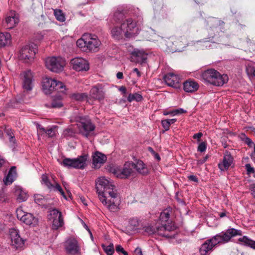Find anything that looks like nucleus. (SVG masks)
I'll use <instances>...</instances> for the list:
<instances>
[{
	"instance_id": "nucleus-1",
	"label": "nucleus",
	"mask_w": 255,
	"mask_h": 255,
	"mask_svg": "<svg viewBox=\"0 0 255 255\" xmlns=\"http://www.w3.org/2000/svg\"><path fill=\"white\" fill-rule=\"evenodd\" d=\"M96 188L102 204L111 212L118 211L120 199L112 180L105 177H99L96 181Z\"/></svg>"
},
{
	"instance_id": "nucleus-2",
	"label": "nucleus",
	"mask_w": 255,
	"mask_h": 255,
	"mask_svg": "<svg viewBox=\"0 0 255 255\" xmlns=\"http://www.w3.org/2000/svg\"><path fill=\"white\" fill-rule=\"evenodd\" d=\"M241 230L234 228H229L214 236L212 239L207 240L200 248L201 255H206L208 252L211 251L214 247L219 244H225L229 242L231 238L236 236L242 235Z\"/></svg>"
},
{
	"instance_id": "nucleus-3",
	"label": "nucleus",
	"mask_w": 255,
	"mask_h": 255,
	"mask_svg": "<svg viewBox=\"0 0 255 255\" xmlns=\"http://www.w3.org/2000/svg\"><path fill=\"white\" fill-rule=\"evenodd\" d=\"M202 78L205 82L218 87L223 86L229 81V77L227 74H221L214 69L205 71L202 74Z\"/></svg>"
},
{
	"instance_id": "nucleus-4",
	"label": "nucleus",
	"mask_w": 255,
	"mask_h": 255,
	"mask_svg": "<svg viewBox=\"0 0 255 255\" xmlns=\"http://www.w3.org/2000/svg\"><path fill=\"white\" fill-rule=\"evenodd\" d=\"M88 155L83 154L75 158H65L61 163L68 168L83 169L87 166Z\"/></svg>"
},
{
	"instance_id": "nucleus-5",
	"label": "nucleus",
	"mask_w": 255,
	"mask_h": 255,
	"mask_svg": "<svg viewBox=\"0 0 255 255\" xmlns=\"http://www.w3.org/2000/svg\"><path fill=\"white\" fill-rule=\"evenodd\" d=\"M42 88L46 94H49L54 91L64 93L66 90L63 83L50 78L43 79Z\"/></svg>"
},
{
	"instance_id": "nucleus-6",
	"label": "nucleus",
	"mask_w": 255,
	"mask_h": 255,
	"mask_svg": "<svg viewBox=\"0 0 255 255\" xmlns=\"http://www.w3.org/2000/svg\"><path fill=\"white\" fill-rule=\"evenodd\" d=\"M164 225V226H157L155 228L148 226L145 227V231L150 235L157 234L169 238H174L175 234H170L169 232L173 231L175 230V227L172 225L166 226V224Z\"/></svg>"
},
{
	"instance_id": "nucleus-7",
	"label": "nucleus",
	"mask_w": 255,
	"mask_h": 255,
	"mask_svg": "<svg viewBox=\"0 0 255 255\" xmlns=\"http://www.w3.org/2000/svg\"><path fill=\"white\" fill-rule=\"evenodd\" d=\"M16 213L17 218L25 225L35 227L38 224V219L32 214L24 212L22 207L18 208L16 210Z\"/></svg>"
},
{
	"instance_id": "nucleus-8",
	"label": "nucleus",
	"mask_w": 255,
	"mask_h": 255,
	"mask_svg": "<svg viewBox=\"0 0 255 255\" xmlns=\"http://www.w3.org/2000/svg\"><path fill=\"white\" fill-rule=\"evenodd\" d=\"M45 63L48 69L56 73L62 71L65 65L64 60L60 57H48L45 59Z\"/></svg>"
},
{
	"instance_id": "nucleus-9",
	"label": "nucleus",
	"mask_w": 255,
	"mask_h": 255,
	"mask_svg": "<svg viewBox=\"0 0 255 255\" xmlns=\"http://www.w3.org/2000/svg\"><path fill=\"white\" fill-rule=\"evenodd\" d=\"M121 26L125 31V36L127 38L133 37L138 33L136 23L131 18L123 21Z\"/></svg>"
},
{
	"instance_id": "nucleus-10",
	"label": "nucleus",
	"mask_w": 255,
	"mask_h": 255,
	"mask_svg": "<svg viewBox=\"0 0 255 255\" xmlns=\"http://www.w3.org/2000/svg\"><path fill=\"white\" fill-rule=\"evenodd\" d=\"M121 26L125 31V36L127 38L133 37L138 33L136 23L131 18L123 21Z\"/></svg>"
},
{
	"instance_id": "nucleus-11",
	"label": "nucleus",
	"mask_w": 255,
	"mask_h": 255,
	"mask_svg": "<svg viewBox=\"0 0 255 255\" xmlns=\"http://www.w3.org/2000/svg\"><path fill=\"white\" fill-rule=\"evenodd\" d=\"M78 126L80 133L86 137H88L91 132L94 131L95 128L91 120L87 118H80Z\"/></svg>"
},
{
	"instance_id": "nucleus-12",
	"label": "nucleus",
	"mask_w": 255,
	"mask_h": 255,
	"mask_svg": "<svg viewBox=\"0 0 255 255\" xmlns=\"http://www.w3.org/2000/svg\"><path fill=\"white\" fill-rule=\"evenodd\" d=\"M37 51L36 44H32L30 45H25L20 50L19 58L20 59L24 60L25 62H28L34 58Z\"/></svg>"
},
{
	"instance_id": "nucleus-13",
	"label": "nucleus",
	"mask_w": 255,
	"mask_h": 255,
	"mask_svg": "<svg viewBox=\"0 0 255 255\" xmlns=\"http://www.w3.org/2000/svg\"><path fill=\"white\" fill-rule=\"evenodd\" d=\"M134 163L132 162H127L125 163L123 168L121 169H114L113 173L116 177L126 179L128 178L132 172L133 166Z\"/></svg>"
},
{
	"instance_id": "nucleus-14",
	"label": "nucleus",
	"mask_w": 255,
	"mask_h": 255,
	"mask_svg": "<svg viewBox=\"0 0 255 255\" xmlns=\"http://www.w3.org/2000/svg\"><path fill=\"white\" fill-rule=\"evenodd\" d=\"M11 245L16 250H21L24 246V240L21 238L17 230L11 229L10 230Z\"/></svg>"
},
{
	"instance_id": "nucleus-15",
	"label": "nucleus",
	"mask_w": 255,
	"mask_h": 255,
	"mask_svg": "<svg viewBox=\"0 0 255 255\" xmlns=\"http://www.w3.org/2000/svg\"><path fill=\"white\" fill-rule=\"evenodd\" d=\"M72 68L76 71H87L89 69V64L87 60L81 57H76L71 60Z\"/></svg>"
},
{
	"instance_id": "nucleus-16",
	"label": "nucleus",
	"mask_w": 255,
	"mask_h": 255,
	"mask_svg": "<svg viewBox=\"0 0 255 255\" xmlns=\"http://www.w3.org/2000/svg\"><path fill=\"white\" fill-rule=\"evenodd\" d=\"M87 49L85 51L96 52L98 50L99 47L101 43L98 37L95 35L87 34Z\"/></svg>"
},
{
	"instance_id": "nucleus-17",
	"label": "nucleus",
	"mask_w": 255,
	"mask_h": 255,
	"mask_svg": "<svg viewBox=\"0 0 255 255\" xmlns=\"http://www.w3.org/2000/svg\"><path fill=\"white\" fill-rule=\"evenodd\" d=\"M20 76L22 80L23 88L26 91H31L33 87L31 72L29 70L24 71L20 74Z\"/></svg>"
},
{
	"instance_id": "nucleus-18",
	"label": "nucleus",
	"mask_w": 255,
	"mask_h": 255,
	"mask_svg": "<svg viewBox=\"0 0 255 255\" xmlns=\"http://www.w3.org/2000/svg\"><path fill=\"white\" fill-rule=\"evenodd\" d=\"M164 80L169 86L178 88L180 87V78L177 75L169 73L164 76Z\"/></svg>"
},
{
	"instance_id": "nucleus-19",
	"label": "nucleus",
	"mask_w": 255,
	"mask_h": 255,
	"mask_svg": "<svg viewBox=\"0 0 255 255\" xmlns=\"http://www.w3.org/2000/svg\"><path fill=\"white\" fill-rule=\"evenodd\" d=\"M130 61L132 62L142 63L147 59V54L142 50L134 49L131 53Z\"/></svg>"
},
{
	"instance_id": "nucleus-20",
	"label": "nucleus",
	"mask_w": 255,
	"mask_h": 255,
	"mask_svg": "<svg viewBox=\"0 0 255 255\" xmlns=\"http://www.w3.org/2000/svg\"><path fill=\"white\" fill-rule=\"evenodd\" d=\"M65 249L67 253L72 255H76L80 253V249L77 241L73 239L66 242Z\"/></svg>"
},
{
	"instance_id": "nucleus-21",
	"label": "nucleus",
	"mask_w": 255,
	"mask_h": 255,
	"mask_svg": "<svg viewBox=\"0 0 255 255\" xmlns=\"http://www.w3.org/2000/svg\"><path fill=\"white\" fill-rule=\"evenodd\" d=\"M90 97L96 100L100 101L104 98V92L101 85L93 87L90 91Z\"/></svg>"
},
{
	"instance_id": "nucleus-22",
	"label": "nucleus",
	"mask_w": 255,
	"mask_h": 255,
	"mask_svg": "<svg viewBox=\"0 0 255 255\" xmlns=\"http://www.w3.org/2000/svg\"><path fill=\"white\" fill-rule=\"evenodd\" d=\"M171 212L172 209L169 207L165 209L161 213L160 215V226H164V224H166V226L172 225L175 227L170 220V216ZM175 228L176 227H175Z\"/></svg>"
},
{
	"instance_id": "nucleus-23",
	"label": "nucleus",
	"mask_w": 255,
	"mask_h": 255,
	"mask_svg": "<svg viewBox=\"0 0 255 255\" xmlns=\"http://www.w3.org/2000/svg\"><path fill=\"white\" fill-rule=\"evenodd\" d=\"M199 88L197 82L193 80H188L183 83V89L186 92L193 93L197 91Z\"/></svg>"
},
{
	"instance_id": "nucleus-24",
	"label": "nucleus",
	"mask_w": 255,
	"mask_h": 255,
	"mask_svg": "<svg viewBox=\"0 0 255 255\" xmlns=\"http://www.w3.org/2000/svg\"><path fill=\"white\" fill-rule=\"evenodd\" d=\"M233 158L230 154L227 153L225 154L222 163L218 164L219 168L222 171L228 169L233 162Z\"/></svg>"
},
{
	"instance_id": "nucleus-25",
	"label": "nucleus",
	"mask_w": 255,
	"mask_h": 255,
	"mask_svg": "<svg viewBox=\"0 0 255 255\" xmlns=\"http://www.w3.org/2000/svg\"><path fill=\"white\" fill-rule=\"evenodd\" d=\"M106 160V156L100 152L97 151L93 155V164L95 168H99V166H98V164H103Z\"/></svg>"
},
{
	"instance_id": "nucleus-26",
	"label": "nucleus",
	"mask_w": 255,
	"mask_h": 255,
	"mask_svg": "<svg viewBox=\"0 0 255 255\" xmlns=\"http://www.w3.org/2000/svg\"><path fill=\"white\" fill-rule=\"evenodd\" d=\"M111 33L113 38L116 40L122 39L125 35V31L121 26H114L111 30Z\"/></svg>"
},
{
	"instance_id": "nucleus-27",
	"label": "nucleus",
	"mask_w": 255,
	"mask_h": 255,
	"mask_svg": "<svg viewBox=\"0 0 255 255\" xmlns=\"http://www.w3.org/2000/svg\"><path fill=\"white\" fill-rule=\"evenodd\" d=\"M19 21L18 18L15 15L8 16L5 18L4 27L6 29H12Z\"/></svg>"
},
{
	"instance_id": "nucleus-28",
	"label": "nucleus",
	"mask_w": 255,
	"mask_h": 255,
	"mask_svg": "<svg viewBox=\"0 0 255 255\" xmlns=\"http://www.w3.org/2000/svg\"><path fill=\"white\" fill-rule=\"evenodd\" d=\"M133 168L136 169L138 173L143 175H146L148 173L147 168L141 160H138L136 164L134 163Z\"/></svg>"
},
{
	"instance_id": "nucleus-29",
	"label": "nucleus",
	"mask_w": 255,
	"mask_h": 255,
	"mask_svg": "<svg viewBox=\"0 0 255 255\" xmlns=\"http://www.w3.org/2000/svg\"><path fill=\"white\" fill-rule=\"evenodd\" d=\"M16 175V168L14 166L10 168L7 176L4 179V182L5 185H9L14 181Z\"/></svg>"
},
{
	"instance_id": "nucleus-30",
	"label": "nucleus",
	"mask_w": 255,
	"mask_h": 255,
	"mask_svg": "<svg viewBox=\"0 0 255 255\" xmlns=\"http://www.w3.org/2000/svg\"><path fill=\"white\" fill-rule=\"evenodd\" d=\"M11 35L8 32H0V47H3L10 44Z\"/></svg>"
},
{
	"instance_id": "nucleus-31",
	"label": "nucleus",
	"mask_w": 255,
	"mask_h": 255,
	"mask_svg": "<svg viewBox=\"0 0 255 255\" xmlns=\"http://www.w3.org/2000/svg\"><path fill=\"white\" fill-rule=\"evenodd\" d=\"M207 24L210 27L215 28L220 26H223L224 22L218 18L210 17L207 20Z\"/></svg>"
},
{
	"instance_id": "nucleus-32",
	"label": "nucleus",
	"mask_w": 255,
	"mask_h": 255,
	"mask_svg": "<svg viewBox=\"0 0 255 255\" xmlns=\"http://www.w3.org/2000/svg\"><path fill=\"white\" fill-rule=\"evenodd\" d=\"M15 194L16 196V200L19 203L26 201L28 198L27 193L19 188L16 189Z\"/></svg>"
},
{
	"instance_id": "nucleus-33",
	"label": "nucleus",
	"mask_w": 255,
	"mask_h": 255,
	"mask_svg": "<svg viewBox=\"0 0 255 255\" xmlns=\"http://www.w3.org/2000/svg\"><path fill=\"white\" fill-rule=\"evenodd\" d=\"M126 13V11L123 9L117 10L114 14V20L118 22H123L125 21L124 19L125 18V14Z\"/></svg>"
},
{
	"instance_id": "nucleus-34",
	"label": "nucleus",
	"mask_w": 255,
	"mask_h": 255,
	"mask_svg": "<svg viewBox=\"0 0 255 255\" xmlns=\"http://www.w3.org/2000/svg\"><path fill=\"white\" fill-rule=\"evenodd\" d=\"M238 241L242 245H245L250 247L253 249H255V241L250 239L247 236H244L239 238Z\"/></svg>"
},
{
	"instance_id": "nucleus-35",
	"label": "nucleus",
	"mask_w": 255,
	"mask_h": 255,
	"mask_svg": "<svg viewBox=\"0 0 255 255\" xmlns=\"http://www.w3.org/2000/svg\"><path fill=\"white\" fill-rule=\"evenodd\" d=\"M87 34L83 35L81 38L79 39L77 42V45L81 48H83V50L87 49V40L86 39L87 38Z\"/></svg>"
},
{
	"instance_id": "nucleus-36",
	"label": "nucleus",
	"mask_w": 255,
	"mask_h": 255,
	"mask_svg": "<svg viewBox=\"0 0 255 255\" xmlns=\"http://www.w3.org/2000/svg\"><path fill=\"white\" fill-rule=\"evenodd\" d=\"M70 97L73 99L78 101H82L88 99V96L85 93H73L71 94Z\"/></svg>"
},
{
	"instance_id": "nucleus-37",
	"label": "nucleus",
	"mask_w": 255,
	"mask_h": 255,
	"mask_svg": "<svg viewBox=\"0 0 255 255\" xmlns=\"http://www.w3.org/2000/svg\"><path fill=\"white\" fill-rule=\"evenodd\" d=\"M142 96L138 93L130 94L128 97V101L131 102L133 101L140 102L142 100Z\"/></svg>"
},
{
	"instance_id": "nucleus-38",
	"label": "nucleus",
	"mask_w": 255,
	"mask_h": 255,
	"mask_svg": "<svg viewBox=\"0 0 255 255\" xmlns=\"http://www.w3.org/2000/svg\"><path fill=\"white\" fill-rule=\"evenodd\" d=\"M41 183L45 185L49 189H52L53 187V185L50 182L46 174H42L41 176Z\"/></svg>"
},
{
	"instance_id": "nucleus-39",
	"label": "nucleus",
	"mask_w": 255,
	"mask_h": 255,
	"mask_svg": "<svg viewBox=\"0 0 255 255\" xmlns=\"http://www.w3.org/2000/svg\"><path fill=\"white\" fill-rule=\"evenodd\" d=\"M62 216L61 213L56 209H53L50 210L49 214V219L53 220L56 218H60Z\"/></svg>"
},
{
	"instance_id": "nucleus-40",
	"label": "nucleus",
	"mask_w": 255,
	"mask_h": 255,
	"mask_svg": "<svg viewBox=\"0 0 255 255\" xmlns=\"http://www.w3.org/2000/svg\"><path fill=\"white\" fill-rule=\"evenodd\" d=\"M54 13L57 20L61 22H63L65 21V16L61 10L56 9L54 11Z\"/></svg>"
},
{
	"instance_id": "nucleus-41",
	"label": "nucleus",
	"mask_w": 255,
	"mask_h": 255,
	"mask_svg": "<svg viewBox=\"0 0 255 255\" xmlns=\"http://www.w3.org/2000/svg\"><path fill=\"white\" fill-rule=\"evenodd\" d=\"M102 246L103 249L107 255H113V253H114V248L113 244H111L109 246L102 245Z\"/></svg>"
},
{
	"instance_id": "nucleus-42",
	"label": "nucleus",
	"mask_w": 255,
	"mask_h": 255,
	"mask_svg": "<svg viewBox=\"0 0 255 255\" xmlns=\"http://www.w3.org/2000/svg\"><path fill=\"white\" fill-rule=\"evenodd\" d=\"M63 225V220L62 216L60 218H56L53 219V226L55 229H57L59 227L62 226Z\"/></svg>"
},
{
	"instance_id": "nucleus-43",
	"label": "nucleus",
	"mask_w": 255,
	"mask_h": 255,
	"mask_svg": "<svg viewBox=\"0 0 255 255\" xmlns=\"http://www.w3.org/2000/svg\"><path fill=\"white\" fill-rule=\"evenodd\" d=\"M246 71L248 75L251 80H254L255 78V69L254 67L248 65L246 68Z\"/></svg>"
},
{
	"instance_id": "nucleus-44",
	"label": "nucleus",
	"mask_w": 255,
	"mask_h": 255,
	"mask_svg": "<svg viewBox=\"0 0 255 255\" xmlns=\"http://www.w3.org/2000/svg\"><path fill=\"white\" fill-rule=\"evenodd\" d=\"M240 136L242 140L244 141L249 146L251 147L253 145H254V143L252 140L250 138L247 137L245 134L242 133L240 135Z\"/></svg>"
},
{
	"instance_id": "nucleus-45",
	"label": "nucleus",
	"mask_w": 255,
	"mask_h": 255,
	"mask_svg": "<svg viewBox=\"0 0 255 255\" xmlns=\"http://www.w3.org/2000/svg\"><path fill=\"white\" fill-rule=\"evenodd\" d=\"M63 106L61 99L57 100L54 99L51 103V107L53 108H59Z\"/></svg>"
},
{
	"instance_id": "nucleus-46",
	"label": "nucleus",
	"mask_w": 255,
	"mask_h": 255,
	"mask_svg": "<svg viewBox=\"0 0 255 255\" xmlns=\"http://www.w3.org/2000/svg\"><path fill=\"white\" fill-rule=\"evenodd\" d=\"M19 104V102H18L16 99H14L11 100L7 104V106L8 108H16L18 107Z\"/></svg>"
},
{
	"instance_id": "nucleus-47",
	"label": "nucleus",
	"mask_w": 255,
	"mask_h": 255,
	"mask_svg": "<svg viewBox=\"0 0 255 255\" xmlns=\"http://www.w3.org/2000/svg\"><path fill=\"white\" fill-rule=\"evenodd\" d=\"M52 189H54V190H56V191H58L60 194L65 199H66V197L64 194V192L63 191V190H62L61 187L60 186V185L58 184V183H56L55 185H53V187L52 188Z\"/></svg>"
},
{
	"instance_id": "nucleus-48",
	"label": "nucleus",
	"mask_w": 255,
	"mask_h": 255,
	"mask_svg": "<svg viewBox=\"0 0 255 255\" xmlns=\"http://www.w3.org/2000/svg\"><path fill=\"white\" fill-rule=\"evenodd\" d=\"M74 134V132L73 129L71 128H67L64 130L63 136L64 137H71Z\"/></svg>"
},
{
	"instance_id": "nucleus-49",
	"label": "nucleus",
	"mask_w": 255,
	"mask_h": 255,
	"mask_svg": "<svg viewBox=\"0 0 255 255\" xmlns=\"http://www.w3.org/2000/svg\"><path fill=\"white\" fill-rule=\"evenodd\" d=\"M45 133L48 135L49 137H52L55 135V128H50L46 129Z\"/></svg>"
},
{
	"instance_id": "nucleus-50",
	"label": "nucleus",
	"mask_w": 255,
	"mask_h": 255,
	"mask_svg": "<svg viewBox=\"0 0 255 255\" xmlns=\"http://www.w3.org/2000/svg\"><path fill=\"white\" fill-rule=\"evenodd\" d=\"M161 124L165 131H167L169 129L170 125L169 124L168 121L166 120H162L161 121Z\"/></svg>"
},
{
	"instance_id": "nucleus-51",
	"label": "nucleus",
	"mask_w": 255,
	"mask_h": 255,
	"mask_svg": "<svg viewBox=\"0 0 255 255\" xmlns=\"http://www.w3.org/2000/svg\"><path fill=\"white\" fill-rule=\"evenodd\" d=\"M206 149V144L205 142H203L199 144L198 147V150L201 152L205 151Z\"/></svg>"
},
{
	"instance_id": "nucleus-52",
	"label": "nucleus",
	"mask_w": 255,
	"mask_h": 255,
	"mask_svg": "<svg viewBox=\"0 0 255 255\" xmlns=\"http://www.w3.org/2000/svg\"><path fill=\"white\" fill-rule=\"evenodd\" d=\"M245 167L247 171V173L248 174H250L251 173H254L255 172L254 168L251 167L250 164H246Z\"/></svg>"
},
{
	"instance_id": "nucleus-53",
	"label": "nucleus",
	"mask_w": 255,
	"mask_h": 255,
	"mask_svg": "<svg viewBox=\"0 0 255 255\" xmlns=\"http://www.w3.org/2000/svg\"><path fill=\"white\" fill-rule=\"evenodd\" d=\"M129 223L133 228L137 227L138 226V222L135 219H130L129 220Z\"/></svg>"
},
{
	"instance_id": "nucleus-54",
	"label": "nucleus",
	"mask_w": 255,
	"mask_h": 255,
	"mask_svg": "<svg viewBox=\"0 0 255 255\" xmlns=\"http://www.w3.org/2000/svg\"><path fill=\"white\" fill-rule=\"evenodd\" d=\"M188 179L190 180V181H194V182H197L198 181V178L197 177V176H195V175H190L188 176Z\"/></svg>"
},
{
	"instance_id": "nucleus-55",
	"label": "nucleus",
	"mask_w": 255,
	"mask_h": 255,
	"mask_svg": "<svg viewBox=\"0 0 255 255\" xmlns=\"http://www.w3.org/2000/svg\"><path fill=\"white\" fill-rule=\"evenodd\" d=\"M202 135H203V134L202 132H198V133L195 134L193 135V137L194 139H197L198 140H199Z\"/></svg>"
},
{
	"instance_id": "nucleus-56",
	"label": "nucleus",
	"mask_w": 255,
	"mask_h": 255,
	"mask_svg": "<svg viewBox=\"0 0 255 255\" xmlns=\"http://www.w3.org/2000/svg\"><path fill=\"white\" fill-rule=\"evenodd\" d=\"M250 190L251 191V194L253 195V196H255V185L254 184H251L250 185Z\"/></svg>"
},
{
	"instance_id": "nucleus-57",
	"label": "nucleus",
	"mask_w": 255,
	"mask_h": 255,
	"mask_svg": "<svg viewBox=\"0 0 255 255\" xmlns=\"http://www.w3.org/2000/svg\"><path fill=\"white\" fill-rule=\"evenodd\" d=\"M37 127L38 128V129L39 130V132L41 131L42 132H45V131H46V129H45L43 127H42L40 125L38 124Z\"/></svg>"
},
{
	"instance_id": "nucleus-58",
	"label": "nucleus",
	"mask_w": 255,
	"mask_h": 255,
	"mask_svg": "<svg viewBox=\"0 0 255 255\" xmlns=\"http://www.w3.org/2000/svg\"><path fill=\"white\" fill-rule=\"evenodd\" d=\"M116 250L117 252H121L122 253L124 249L121 246L118 245L116 248Z\"/></svg>"
},
{
	"instance_id": "nucleus-59",
	"label": "nucleus",
	"mask_w": 255,
	"mask_h": 255,
	"mask_svg": "<svg viewBox=\"0 0 255 255\" xmlns=\"http://www.w3.org/2000/svg\"><path fill=\"white\" fill-rule=\"evenodd\" d=\"M134 252L139 255H142V251L140 248H136L134 251Z\"/></svg>"
},
{
	"instance_id": "nucleus-60",
	"label": "nucleus",
	"mask_w": 255,
	"mask_h": 255,
	"mask_svg": "<svg viewBox=\"0 0 255 255\" xmlns=\"http://www.w3.org/2000/svg\"><path fill=\"white\" fill-rule=\"evenodd\" d=\"M4 200V196L3 191H0V202L3 201Z\"/></svg>"
},
{
	"instance_id": "nucleus-61",
	"label": "nucleus",
	"mask_w": 255,
	"mask_h": 255,
	"mask_svg": "<svg viewBox=\"0 0 255 255\" xmlns=\"http://www.w3.org/2000/svg\"><path fill=\"white\" fill-rule=\"evenodd\" d=\"M117 77L119 79H122L123 78V74L122 72H119L117 74Z\"/></svg>"
},
{
	"instance_id": "nucleus-62",
	"label": "nucleus",
	"mask_w": 255,
	"mask_h": 255,
	"mask_svg": "<svg viewBox=\"0 0 255 255\" xmlns=\"http://www.w3.org/2000/svg\"><path fill=\"white\" fill-rule=\"evenodd\" d=\"M9 141L14 143H15V139L14 138V136H12L10 133H9Z\"/></svg>"
},
{
	"instance_id": "nucleus-63",
	"label": "nucleus",
	"mask_w": 255,
	"mask_h": 255,
	"mask_svg": "<svg viewBox=\"0 0 255 255\" xmlns=\"http://www.w3.org/2000/svg\"><path fill=\"white\" fill-rule=\"evenodd\" d=\"M120 91L121 92H122V93H123L124 94H126V92H127V89H126V88L124 86H122L121 87H120V88L119 89Z\"/></svg>"
},
{
	"instance_id": "nucleus-64",
	"label": "nucleus",
	"mask_w": 255,
	"mask_h": 255,
	"mask_svg": "<svg viewBox=\"0 0 255 255\" xmlns=\"http://www.w3.org/2000/svg\"><path fill=\"white\" fill-rule=\"evenodd\" d=\"M166 120L168 121V123H169V124L170 125V126L171 124H174L175 122H176V119H168V120Z\"/></svg>"
}]
</instances>
